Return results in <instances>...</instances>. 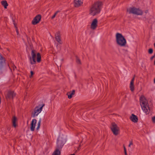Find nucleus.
<instances>
[{
    "instance_id": "1",
    "label": "nucleus",
    "mask_w": 155,
    "mask_h": 155,
    "mask_svg": "<svg viewBox=\"0 0 155 155\" xmlns=\"http://www.w3.org/2000/svg\"><path fill=\"white\" fill-rule=\"evenodd\" d=\"M66 141V137L65 136H59L57 142V149L54 152L52 155H60L61 153L59 150L62 148Z\"/></svg>"
},
{
    "instance_id": "2",
    "label": "nucleus",
    "mask_w": 155,
    "mask_h": 155,
    "mask_svg": "<svg viewBox=\"0 0 155 155\" xmlns=\"http://www.w3.org/2000/svg\"><path fill=\"white\" fill-rule=\"evenodd\" d=\"M102 5V2L98 1L95 3L91 7L90 9V14L94 16L99 14L101 11Z\"/></svg>"
},
{
    "instance_id": "3",
    "label": "nucleus",
    "mask_w": 155,
    "mask_h": 155,
    "mask_svg": "<svg viewBox=\"0 0 155 155\" xmlns=\"http://www.w3.org/2000/svg\"><path fill=\"white\" fill-rule=\"evenodd\" d=\"M140 105L143 111L148 114L150 112V109L148 102L144 96H141L140 98Z\"/></svg>"
},
{
    "instance_id": "4",
    "label": "nucleus",
    "mask_w": 155,
    "mask_h": 155,
    "mask_svg": "<svg viewBox=\"0 0 155 155\" xmlns=\"http://www.w3.org/2000/svg\"><path fill=\"white\" fill-rule=\"evenodd\" d=\"M116 40L117 44L119 46L123 47L126 44V41L121 34L117 33L116 34Z\"/></svg>"
},
{
    "instance_id": "5",
    "label": "nucleus",
    "mask_w": 155,
    "mask_h": 155,
    "mask_svg": "<svg viewBox=\"0 0 155 155\" xmlns=\"http://www.w3.org/2000/svg\"><path fill=\"white\" fill-rule=\"evenodd\" d=\"M127 11L130 14L132 13L137 15H141L143 14V12L142 10L134 7L128 8Z\"/></svg>"
},
{
    "instance_id": "6",
    "label": "nucleus",
    "mask_w": 155,
    "mask_h": 155,
    "mask_svg": "<svg viewBox=\"0 0 155 155\" xmlns=\"http://www.w3.org/2000/svg\"><path fill=\"white\" fill-rule=\"evenodd\" d=\"M45 105L43 104L42 105H39L36 107L34 109V112L33 114V117L37 116L41 112L43 107Z\"/></svg>"
},
{
    "instance_id": "7",
    "label": "nucleus",
    "mask_w": 155,
    "mask_h": 155,
    "mask_svg": "<svg viewBox=\"0 0 155 155\" xmlns=\"http://www.w3.org/2000/svg\"><path fill=\"white\" fill-rule=\"evenodd\" d=\"M111 129L114 135H117L119 134V128L115 123L112 124Z\"/></svg>"
},
{
    "instance_id": "8",
    "label": "nucleus",
    "mask_w": 155,
    "mask_h": 155,
    "mask_svg": "<svg viewBox=\"0 0 155 155\" xmlns=\"http://www.w3.org/2000/svg\"><path fill=\"white\" fill-rule=\"evenodd\" d=\"M36 55L35 50H32L31 52V57H29L30 63L31 64H35L36 63Z\"/></svg>"
},
{
    "instance_id": "9",
    "label": "nucleus",
    "mask_w": 155,
    "mask_h": 155,
    "mask_svg": "<svg viewBox=\"0 0 155 155\" xmlns=\"http://www.w3.org/2000/svg\"><path fill=\"white\" fill-rule=\"evenodd\" d=\"M41 19L40 15H38L35 17L32 21V23L33 25H35L39 23Z\"/></svg>"
},
{
    "instance_id": "10",
    "label": "nucleus",
    "mask_w": 155,
    "mask_h": 155,
    "mask_svg": "<svg viewBox=\"0 0 155 155\" xmlns=\"http://www.w3.org/2000/svg\"><path fill=\"white\" fill-rule=\"evenodd\" d=\"M5 64V60L0 54V70L2 69Z\"/></svg>"
},
{
    "instance_id": "11",
    "label": "nucleus",
    "mask_w": 155,
    "mask_h": 155,
    "mask_svg": "<svg viewBox=\"0 0 155 155\" xmlns=\"http://www.w3.org/2000/svg\"><path fill=\"white\" fill-rule=\"evenodd\" d=\"M37 123V120L35 119H33L32 120L30 127V130L31 131L34 130L36 124Z\"/></svg>"
},
{
    "instance_id": "12",
    "label": "nucleus",
    "mask_w": 155,
    "mask_h": 155,
    "mask_svg": "<svg viewBox=\"0 0 155 155\" xmlns=\"http://www.w3.org/2000/svg\"><path fill=\"white\" fill-rule=\"evenodd\" d=\"M61 35L59 32H57L55 34V38L56 40L60 44L62 43V42L61 40Z\"/></svg>"
},
{
    "instance_id": "13",
    "label": "nucleus",
    "mask_w": 155,
    "mask_h": 155,
    "mask_svg": "<svg viewBox=\"0 0 155 155\" xmlns=\"http://www.w3.org/2000/svg\"><path fill=\"white\" fill-rule=\"evenodd\" d=\"M97 21L96 19H94L91 25V28L93 29H95L97 26Z\"/></svg>"
},
{
    "instance_id": "14",
    "label": "nucleus",
    "mask_w": 155,
    "mask_h": 155,
    "mask_svg": "<svg viewBox=\"0 0 155 155\" xmlns=\"http://www.w3.org/2000/svg\"><path fill=\"white\" fill-rule=\"evenodd\" d=\"M130 120L133 122L136 123L138 121V118L137 116L132 114L130 117Z\"/></svg>"
},
{
    "instance_id": "15",
    "label": "nucleus",
    "mask_w": 155,
    "mask_h": 155,
    "mask_svg": "<svg viewBox=\"0 0 155 155\" xmlns=\"http://www.w3.org/2000/svg\"><path fill=\"white\" fill-rule=\"evenodd\" d=\"M15 96V94L14 92L12 91H9L7 95V97L9 99L13 98Z\"/></svg>"
},
{
    "instance_id": "16",
    "label": "nucleus",
    "mask_w": 155,
    "mask_h": 155,
    "mask_svg": "<svg viewBox=\"0 0 155 155\" xmlns=\"http://www.w3.org/2000/svg\"><path fill=\"white\" fill-rule=\"evenodd\" d=\"M74 3L75 7H78L82 4V0H74Z\"/></svg>"
},
{
    "instance_id": "17",
    "label": "nucleus",
    "mask_w": 155,
    "mask_h": 155,
    "mask_svg": "<svg viewBox=\"0 0 155 155\" xmlns=\"http://www.w3.org/2000/svg\"><path fill=\"white\" fill-rule=\"evenodd\" d=\"M134 78H133L131 80L130 84V88L131 91H133L134 90Z\"/></svg>"
},
{
    "instance_id": "18",
    "label": "nucleus",
    "mask_w": 155,
    "mask_h": 155,
    "mask_svg": "<svg viewBox=\"0 0 155 155\" xmlns=\"http://www.w3.org/2000/svg\"><path fill=\"white\" fill-rule=\"evenodd\" d=\"M75 93V91L73 90L71 92H69L67 93V95L68 96V98L71 99L72 96Z\"/></svg>"
},
{
    "instance_id": "19",
    "label": "nucleus",
    "mask_w": 155,
    "mask_h": 155,
    "mask_svg": "<svg viewBox=\"0 0 155 155\" xmlns=\"http://www.w3.org/2000/svg\"><path fill=\"white\" fill-rule=\"evenodd\" d=\"M17 121V119L15 116H14L13 117L12 120V122L13 124V126L14 127H16L17 126V124L16 123V122Z\"/></svg>"
},
{
    "instance_id": "20",
    "label": "nucleus",
    "mask_w": 155,
    "mask_h": 155,
    "mask_svg": "<svg viewBox=\"0 0 155 155\" xmlns=\"http://www.w3.org/2000/svg\"><path fill=\"white\" fill-rule=\"evenodd\" d=\"M1 4L5 8H6L8 4L7 3L6 1L3 0L1 2Z\"/></svg>"
},
{
    "instance_id": "21",
    "label": "nucleus",
    "mask_w": 155,
    "mask_h": 155,
    "mask_svg": "<svg viewBox=\"0 0 155 155\" xmlns=\"http://www.w3.org/2000/svg\"><path fill=\"white\" fill-rule=\"evenodd\" d=\"M41 55L40 54L38 53L37 54V61L38 62H40L41 61Z\"/></svg>"
},
{
    "instance_id": "22",
    "label": "nucleus",
    "mask_w": 155,
    "mask_h": 155,
    "mask_svg": "<svg viewBox=\"0 0 155 155\" xmlns=\"http://www.w3.org/2000/svg\"><path fill=\"white\" fill-rule=\"evenodd\" d=\"M41 119H40L38 123V126L36 128V129L38 130L40 128L41 123Z\"/></svg>"
},
{
    "instance_id": "23",
    "label": "nucleus",
    "mask_w": 155,
    "mask_h": 155,
    "mask_svg": "<svg viewBox=\"0 0 155 155\" xmlns=\"http://www.w3.org/2000/svg\"><path fill=\"white\" fill-rule=\"evenodd\" d=\"M76 61L77 64H81V62L80 60L79 59L78 57H77L76 58Z\"/></svg>"
},
{
    "instance_id": "24",
    "label": "nucleus",
    "mask_w": 155,
    "mask_h": 155,
    "mask_svg": "<svg viewBox=\"0 0 155 155\" xmlns=\"http://www.w3.org/2000/svg\"><path fill=\"white\" fill-rule=\"evenodd\" d=\"M152 120L153 123L155 124V116L152 117Z\"/></svg>"
},
{
    "instance_id": "25",
    "label": "nucleus",
    "mask_w": 155,
    "mask_h": 155,
    "mask_svg": "<svg viewBox=\"0 0 155 155\" xmlns=\"http://www.w3.org/2000/svg\"><path fill=\"white\" fill-rule=\"evenodd\" d=\"M14 25H15V28H16V33H17V34L18 35V30L17 29V27L16 26V25L14 23Z\"/></svg>"
},
{
    "instance_id": "26",
    "label": "nucleus",
    "mask_w": 155,
    "mask_h": 155,
    "mask_svg": "<svg viewBox=\"0 0 155 155\" xmlns=\"http://www.w3.org/2000/svg\"><path fill=\"white\" fill-rule=\"evenodd\" d=\"M14 25H15V28H16V33H17V34L18 35V30L17 29V27L16 26V25L14 23Z\"/></svg>"
},
{
    "instance_id": "27",
    "label": "nucleus",
    "mask_w": 155,
    "mask_h": 155,
    "mask_svg": "<svg viewBox=\"0 0 155 155\" xmlns=\"http://www.w3.org/2000/svg\"><path fill=\"white\" fill-rule=\"evenodd\" d=\"M153 52V50L152 49H150L149 50L148 52L150 54H152Z\"/></svg>"
},
{
    "instance_id": "28",
    "label": "nucleus",
    "mask_w": 155,
    "mask_h": 155,
    "mask_svg": "<svg viewBox=\"0 0 155 155\" xmlns=\"http://www.w3.org/2000/svg\"><path fill=\"white\" fill-rule=\"evenodd\" d=\"M34 74V73L33 72V71H31V75L30 76V78H31L32 77V75Z\"/></svg>"
},
{
    "instance_id": "29",
    "label": "nucleus",
    "mask_w": 155,
    "mask_h": 155,
    "mask_svg": "<svg viewBox=\"0 0 155 155\" xmlns=\"http://www.w3.org/2000/svg\"><path fill=\"white\" fill-rule=\"evenodd\" d=\"M133 143L132 142V141L130 142V144L129 145V147H130L131 145H133Z\"/></svg>"
},
{
    "instance_id": "30",
    "label": "nucleus",
    "mask_w": 155,
    "mask_h": 155,
    "mask_svg": "<svg viewBox=\"0 0 155 155\" xmlns=\"http://www.w3.org/2000/svg\"><path fill=\"white\" fill-rule=\"evenodd\" d=\"M124 151L125 154L126 155H127V153L126 152V149L125 147H124Z\"/></svg>"
},
{
    "instance_id": "31",
    "label": "nucleus",
    "mask_w": 155,
    "mask_h": 155,
    "mask_svg": "<svg viewBox=\"0 0 155 155\" xmlns=\"http://www.w3.org/2000/svg\"><path fill=\"white\" fill-rule=\"evenodd\" d=\"M60 12L59 11H56L55 13L54 14V15H55L56 16V15L57 14Z\"/></svg>"
},
{
    "instance_id": "32",
    "label": "nucleus",
    "mask_w": 155,
    "mask_h": 155,
    "mask_svg": "<svg viewBox=\"0 0 155 155\" xmlns=\"http://www.w3.org/2000/svg\"><path fill=\"white\" fill-rule=\"evenodd\" d=\"M12 68L13 70H15V68H16V67L14 65H13L12 66Z\"/></svg>"
},
{
    "instance_id": "33",
    "label": "nucleus",
    "mask_w": 155,
    "mask_h": 155,
    "mask_svg": "<svg viewBox=\"0 0 155 155\" xmlns=\"http://www.w3.org/2000/svg\"><path fill=\"white\" fill-rule=\"evenodd\" d=\"M55 17V15H53V16L51 17V19H54Z\"/></svg>"
},
{
    "instance_id": "34",
    "label": "nucleus",
    "mask_w": 155,
    "mask_h": 155,
    "mask_svg": "<svg viewBox=\"0 0 155 155\" xmlns=\"http://www.w3.org/2000/svg\"><path fill=\"white\" fill-rule=\"evenodd\" d=\"M8 67H9V68H10V69H11V68H10V67H9V64H8Z\"/></svg>"
},
{
    "instance_id": "35",
    "label": "nucleus",
    "mask_w": 155,
    "mask_h": 155,
    "mask_svg": "<svg viewBox=\"0 0 155 155\" xmlns=\"http://www.w3.org/2000/svg\"><path fill=\"white\" fill-rule=\"evenodd\" d=\"M154 83H155V78L154 79Z\"/></svg>"
},
{
    "instance_id": "36",
    "label": "nucleus",
    "mask_w": 155,
    "mask_h": 155,
    "mask_svg": "<svg viewBox=\"0 0 155 155\" xmlns=\"http://www.w3.org/2000/svg\"><path fill=\"white\" fill-rule=\"evenodd\" d=\"M154 46H155V43L154 44Z\"/></svg>"
}]
</instances>
